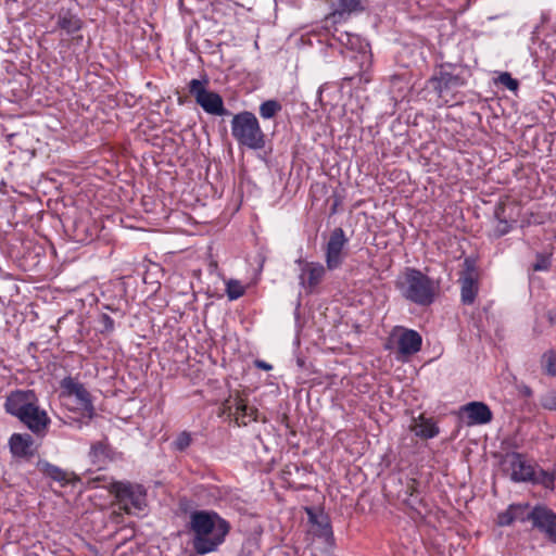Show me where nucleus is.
Segmentation results:
<instances>
[{"label": "nucleus", "mask_w": 556, "mask_h": 556, "mask_svg": "<svg viewBox=\"0 0 556 556\" xmlns=\"http://www.w3.org/2000/svg\"><path fill=\"white\" fill-rule=\"evenodd\" d=\"M235 414H236V422L239 426H247L249 421H247V412L249 409V406L244 403V401L237 396L235 399Z\"/></svg>", "instance_id": "a878e982"}, {"label": "nucleus", "mask_w": 556, "mask_h": 556, "mask_svg": "<svg viewBox=\"0 0 556 556\" xmlns=\"http://www.w3.org/2000/svg\"><path fill=\"white\" fill-rule=\"evenodd\" d=\"M552 254L548 253H536L535 261L531 265L533 271H547L551 268Z\"/></svg>", "instance_id": "bb28decb"}, {"label": "nucleus", "mask_w": 556, "mask_h": 556, "mask_svg": "<svg viewBox=\"0 0 556 556\" xmlns=\"http://www.w3.org/2000/svg\"><path fill=\"white\" fill-rule=\"evenodd\" d=\"M356 39L354 36L348 34V33H342L339 37H338V41L343 45V46H346V47H351L353 48V40Z\"/></svg>", "instance_id": "e433bc0d"}, {"label": "nucleus", "mask_w": 556, "mask_h": 556, "mask_svg": "<svg viewBox=\"0 0 556 556\" xmlns=\"http://www.w3.org/2000/svg\"><path fill=\"white\" fill-rule=\"evenodd\" d=\"M422 344L421 336L412 329H405L399 337L397 349L403 355H413L420 351Z\"/></svg>", "instance_id": "a211bd4d"}, {"label": "nucleus", "mask_w": 556, "mask_h": 556, "mask_svg": "<svg viewBox=\"0 0 556 556\" xmlns=\"http://www.w3.org/2000/svg\"><path fill=\"white\" fill-rule=\"evenodd\" d=\"M258 420V409L255 407H250L247 412V421H257Z\"/></svg>", "instance_id": "4c0bfd02"}, {"label": "nucleus", "mask_w": 556, "mask_h": 556, "mask_svg": "<svg viewBox=\"0 0 556 556\" xmlns=\"http://www.w3.org/2000/svg\"><path fill=\"white\" fill-rule=\"evenodd\" d=\"M110 446L104 442H98L91 446L93 457H109Z\"/></svg>", "instance_id": "473e14b6"}, {"label": "nucleus", "mask_w": 556, "mask_h": 556, "mask_svg": "<svg viewBox=\"0 0 556 556\" xmlns=\"http://www.w3.org/2000/svg\"><path fill=\"white\" fill-rule=\"evenodd\" d=\"M15 137V134H11L8 136L9 141H11Z\"/></svg>", "instance_id": "a19ab883"}, {"label": "nucleus", "mask_w": 556, "mask_h": 556, "mask_svg": "<svg viewBox=\"0 0 556 556\" xmlns=\"http://www.w3.org/2000/svg\"><path fill=\"white\" fill-rule=\"evenodd\" d=\"M60 397L63 404L71 409L70 402H73L75 410L80 415L79 418L67 417L65 424L78 429L89 425V421L96 416V408L92 395L86 387L77 378L67 376L60 381Z\"/></svg>", "instance_id": "f03ea898"}, {"label": "nucleus", "mask_w": 556, "mask_h": 556, "mask_svg": "<svg viewBox=\"0 0 556 556\" xmlns=\"http://www.w3.org/2000/svg\"><path fill=\"white\" fill-rule=\"evenodd\" d=\"M189 527L192 532V546L197 554L212 553L224 542L229 525L215 511L197 510L190 514Z\"/></svg>", "instance_id": "f257e3e1"}, {"label": "nucleus", "mask_w": 556, "mask_h": 556, "mask_svg": "<svg viewBox=\"0 0 556 556\" xmlns=\"http://www.w3.org/2000/svg\"><path fill=\"white\" fill-rule=\"evenodd\" d=\"M541 367L548 376H556V354L553 351H547L542 355Z\"/></svg>", "instance_id": "393cba45"}, {"label": "nucleus", "mask_w": 556, "mask_h": 556, "mask_svg": "<svg viewBox=\"0 0 556 556\" xmlns=\"http://www.w3.org/2000/svg\"><path fill=\"white\" fill-rule=\"evenodd\" d=\"M18 420L38 437L46 435L48 427L51 424L50 417L45 409L40 408L39 402L33 405L23 418H20Z\"/></svg>", "instance_id": "ddd939ff"}, {"label": "nucleus", "mask_w": 556, "mask_h": 556, "mask_svg": "<svg viewBox=\"0 0 556 556\" xmlns=\"http://www.w3.org/2000/svg\"><path fill=\"white\" fill-rule=\"evenodd\" d=\"M282 110V105L279 101L270 99L261 103L258 113L264 119H270L275 117Z\"/></svg>", "instance_id": "b1692460"}, {"label": "nucleus", "mask_w": 556, "mask_h": 556, "mask_svg": "<svg viewBox=\"0 0 556 556\" xmlns=\"http://www.w3.org/2000/svg\"><path fill=\"white\" fill-rule=\"evenodd\" d=\"M101 333H111L114 330V320L108 314H101L99 317Z\"/></svg>", "instance_id": "72a5a7b5"}, {"label": "nucleus", "mask_w": 556, "mask_h": 556, "mask_svg": "<svg viewBox=\"0 0 556 556\" xmlns=\"http://www.w3.org/2000/svg\"><path fill=\"white\" fill-rule=\"evenodd\" d=\"M365 8L361 0H338L334 4L332 16L342 17L351 13L362 12Z\"/></svg>", "instance_id": "4be33fe9"}, {"label": "nucleus", "mask_w": 556, "mask_h": 556, "mask_svg": "<svg viewBox=\"0 0 556 556\" xmlns=\"http://www.w3.org/2000/svg\"><path fill=\"white\" fill-rule=\"evenodd\" d=\"M505 212L506 206L503 203H498L494 208V217L496 219V225L493 228L494 238H501L507 235L511 229V224L508 222Z\"/></svg>", "instance_id": "6ab92c4d"}, {"label": "nucleus", "mask_w": 556, "mask_h": 556, "mask_svg": "<svg viewBox=\"0 0 556 556\" xmlns=\"http://www.w3.org/2000/svg\"><path fill=\"white\" fill-rule=\"evenodd\" d=\"M465 79L459 74L447 71H441L438 76L431 79V84L435 91L442 96L444 92L457 89L465 85Z\"/></svg>", "instance_id": "f3484780"}, {"label": "nucleus", "mask_w": 556, "mask_h": 556, "mask_svg": "<svg viewBox=\"0 0 556 556\" xmlns=\"http://www.w3.org/2000/svg\"><path fill=\"white\" fill-rule=\"evenodd\" d=\"M417 437L422 439H432L439 434V428L429 419H422L414 428Z\"/></svg>", "instance_id": "5701e85b"}, {"label": "nucleus", "mask_w": 556, "mask_h": 556, "mask_svg": "<svg viewBox=\"0 0 556 556\" xmlns=\"http://www.w3.org/2000/svg\"><path fill=\"white\" fill-rule=\"evenodd\" d=\"M245 292V288L239 280H229L226 285V294L229 300L233 301L241 298Z\"/></svg>", "instance_id": "cd10ccee"}, {"label": "nucleus", "mask_w": 556, "mask_h": 556, "mask_svg": "<svg viewBox=\"0 0 556 556\" xmlns=\"http://www.w3.org/2000/svg\"><path fill=\"white\" fill-rule=\"evenodd\" d=\"M349 243V238L345 236L341 227L334 228L329 236V240L325 249L326 266L329 270L339 268L344 260L343 250Z\"/></svg>", "instance_id": "6e6552de"}, {"label": "nucleus", "mask_w": 556, "mask_h": 556, "mask_svg": "<svg viewBox=\"0 0 556 556\" xmlns=\"http://www.w3.org/2000/svg\"><path fill=\"white\" fill-rule=\"evenodd\" d=\"M548 320L552 325L556 324V309H552L547 313Z\"/></svg>", "instance_id": "ea45409f"}, {"label": "nucleus", "mask_w": 556, "mask_h": 556, "mask_svg": "<svg viewBox=\"0 0 556 556\" xmlns=\"http://www.w3.org/2000/svg\"><path fill=\"white\" fill-rule=\"evenodd\" d=\"M510 464L511 479L515 482H529L542 486H553L555 483V471L528 463L519 453L511 454Z\"/></svg>", "instance_id": "423d86ee"}, {"label": "nucleus", "mask_w": 556, "mask_h": 556, "mask_svg": "<svg viewBox=\"0 0 556 556\" xmlns=\"http://www.w3.org/2000/svg\"><path fill=\"white\" fill-rule=\"evenodd\" d=\"M300 266L299 283L308 293H313L317 286L323 281L326 268L318 262H306L302 258L295 261Z\"/></svg>", "instance_id": "9d476101"}, {"label": "nucleus", "mask_w": 556, "mask_h": 556, "mask_svg": "<svg viewBox=\"0 0 556 556\" xmlns=\"http://www.w3.org/2000/svg\"><path fill=\"white\" fill-rule=\"evenodd\" d=\"M403 502L406 506L416 510L419 515H421V510L419 509L417 504H420L419 494L417 489H405Z\"/></svg>", "instance_id": "c85d7f7f"}, {"label": "nucleus", "mask_w": 556, "mask_h": 556, "mask_svg": "<svg viewBox=\"0 0 556 556\" xmlns=\"http://www.w3.org/2000/svg\"><path fill=\"white\" fill-rule=\"evenodd\" d=\"M58 26L61 29L65 30L66 34L71 35L78 31L81 28L83 22L77 15L73 14L70 10H62L58 15Z\"/></svg>", "instance_id": "aec40b11"}, {"label": "nucleus", "mask_w": 556, "mask_h": 556, "mask_svg": "<svg viewBox=\"0 0 556 556\" xmlns=\"http://www.w3.org/2000/svg\"><path fill=\"white\" fill-rule=\"evenodd\" d=\"M308 515V535L312 539H318L323 541L326 545H332L333 543V533L330 526V521L327 515L324 511L315 513L312 508H305Z\"/></svg>", "instance_id": "f8f14e48"}, {"label": "nucleus", "mask_w": 556, "mask_h": 556, "mask_svg": "<svg viewBox=\"0 0 556 556\" xmlns=\"http://www.w3.org/2000/svg\"><path fill=\"white\" fill-rule=\"evenodd\" d=\"M39 402L34 390H16L12 391L5 400V412L17 419L23 416Z\"/></svg>", "instance_id": "1a4fd4ad"}, {"label": "nucleus", "mask_w": 556, "mask_h": 556, "mask_svg": "<svg viewBox=\"0 0 556 556\" xmlns=\"http://www.w3.org/2000/svg\"><path fill=\"white\" fill-rule=\"evenodd\" d=\"M464 270L459 277L460 299L463 304L471 305L478 294V273L473 261L466 258L464 262Z\"/></svg>", "instance_id": "9b49d317"}, {"label": "nucleus", "mask_w": 556, "mask_h": 556, "mask_svg": "<svg viewBox=\"0 0 556 556\" xmlns=\"http://www.w3.org/2000/svg\"><path fill=\"white\" fill-rule=\"evenodd\" d=\"M542 406L549 410H556V391H549L542 397Z\"/></svg>", "instance_id": "f704fd0d"}, {"label": "nucleus", "mask_w": 556, "mask_h": 556, "mask_svg": "<svg viewBox=\"0 0 556 556\" xmlns=\"http://www.w3.org/2000/svg\"><path fill=\"white\" fill-rule=\"evenodd\" d=\"M533 526L544 532L547 538L556 543V515L549 509L538 506L531 510Z\"/></svg>", "instance_id": "2eb2a0df"}, {"label": "nucleus", "mask_w": 556, "mask_h": 556, "mask_svg": "<svg viewBox=\"0 0 556 556\" xmlns=\"http://www.w3.org/2000/svg\"><path fill=\"white\" fill-rule=\"evenodd\" d=\"M38 470L46 477L55 482L64 484H96L94 486H131L129 483L116 481L112 477H106L103 473L86 472L83 476H77L75 472L63 470L62 468L52 465L48 462H39L37 465Z\"/></svg>", "instance_id": "20e7f679"}, {"label": "nucleus", "mask_w": 556, "mask_h": 556, "mask_svg": "<svg viewBox=\"0 0 556 556\" xmlns=\"http://www.w3.org/2000/svg\"><path fill=\"white\" fill-rule=\"evenodd\" d=\"M496 83L505 86L510 91H516L519 87L518 80L513 78L508 72L501 73L496 79Z\"/></svg>", "instance_id": "c756f323"}, {"label": "nucleus", "mask_w": 556, "mask_h": 556, "mask_svg": "<svg viewBox=\"0 0 556 556\" xmlns=\"http://www.w3.org/2000/svg\"><path fill=\"white\" fill-rule=\"evenodd\" d=\"M33 439L29 434L14 433L10 438L11 452L16 456H26L30 453Z\"/></svg>", "instance_id": "412c9836"}, {"label": "nucleus", "mask_w": 556, "mask_h": 556, "mask_svg": "<svg viewBox=\"0 0 556 556\" xmlns=\"http://www.w3.org/2000/svg\"><path fill=\"white\" fill-rule=\"evenodd\" d=\"M191 435L189 432H181L174 441V446L177 451H185L191 444Z\"/></svg>", "instance_id": "2f4dec72"}, {"label": "nucleus", "mask_w": 556, "mask_h": 556, "mask_svg": "<svg viewBox=\"0 0 556 556\" xmlns=\"http://www.w3.org/2000/svg\"><path fill=\"white\" fill-rule=\"evenodd\" d=\"M514 522V517L511 513V506L504 513L498 515L497 523L500 526H509Z\"/></svg>", "instance_id": "c9c22d12"}, {"label": "nucleus", "mask_w": 556, "mask_h": 556, "mask_svg": "<svg viewBox=\"0 0 556 556\" xmlns=\"http://www.w3.org/2000/svg\"><path fill=\"white\" fill-rule=\"evenodd\" d=\"M402 296L420 306H429L434 302L437 288L432 279L419 269L407 267L404 275L396 281Z\"/></svg>", "instance_id": "7ed1b4c3"}, {"label": "nucleus", "mask_w": 556, "mask_h": 556, "mask_svg": "<svg viewBox=\"0 0 556 556\" xmlns=\"http://www.w3.org/2000/svg\"><path fill=\"white\" fill-rule=\"evenodd\" d=\"M462 409L467 414L468 425H485L493 418L490 407L483 402H470Z\"/></svg>", "instance_id": "dca6fc26"}, {"label": "nucleus", "mask_w": 556, "mask_h": 556, "mask_svg": "<svg viewBox=\"0 0 556 556\" xmlns=\"http://www.w3.org/2000/svg\"><path fill=\"white\" fill-rule=\"evenodd\" d=\"M511 513L514 517V521L520 520L525 521L526 519H531V511H529L528 506L523 505H511Z\"/></svg>", "instance_id": "7c9ffc66"}, {"label": "nucleus", "mask_w": 556, "mask_h": 556, "mask_svg": "<svg viewBox=\"0 0 556 556\" xmlns=\"http://www.w3.org/2000/svg\"><path fill=\"white\" fill-rule=\"evenodd\" d=\"M254 364L257 368L263 369V370H270L273 368V366L270 364L266 363L265 361H261V359H256Z\"/></svg>", "instance_id": "58836bf2"}, {"label": "nucleus", "mask_w": 556, "mask_h": 556, "mask_svg": "<svg viewBox=\"0 0 556 556\" xmlns=\"http://www.w3.org/2000/svg\"><path fill=\"white\" fill-rule=\"evenodd\" d=\"M121 509L132 513V509H142L146 506L142 489H111Z\"/></svg>", "instance_id": "4468645a"}, {"label": "nucleus", "mask_w": 556, "mask_h": 556, "mask_svg": "<svg viewBox=\"0 0 556 556\" xmlns=\"http://www.w3.org/2000/svg\"><path fill=\"white\" fill-rule=\"evenodd\" d=\"M208 79H191L188 84V91L194 98L195 103L203 111L216 116L229 115V111L224 106L223 98L214 91L207 90Z\"/></svg>", "instance_id": "0eeeda50"}, {"label": "nucleus", "mask_w": 556, "mask_h": 556, "mask_svg": "<svg viewBox=\"0 0 556 556\" xmlns=\"http://www.w3.org/2000/svg\"><path fill=\"white\" fill-rule=\"evenodd\" d=\"M231 135L239 146L252 150H261L265 147V135L261 129L258 119L252 112L243 111L233 115Z\"/></svg>", "instance_id": "39448f33"}]
</instances>
